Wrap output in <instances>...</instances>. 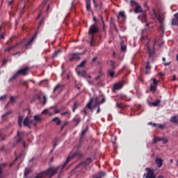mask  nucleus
<instances>
[{
  "mask_svg": "<svg viewBox=\"0 0 178 178\" xmlns=\"http://www.w3.org/2000/svg\"><path fill=\"white\" fill-rule=\"evenodd\" d=\"M172 26H176V24L178 25V19L177 18L173 19L172 21Z\"/></svg>",
  "mask_w": 178,
  "mask_h": 178,
  "instance_id": "b1692460",
  "label": "nucleus"
},
{
  "mask_svg": "<svg viewBox=\"0 0 178 178\" xmlns=\"http://www.w3.org/2000/svg\"><path fill=\"white\" fill-rule=\"evenodd\" d=\"M30 70L29 67L23 68L22 70H19L13 76V77L10 79V81H13L19 76V74H22V76H26L27 74V72Z\"/></svg>",
  "mask_w": 178,
  "mask_h": 178,
  "instance_id": "7ed1b4c3",
  "label": "nucleus"
},
{
  "mask_svg": "<svg viewBox=\"0 0 178 178\" xmlns=\"http://www.w3.org/2000/svg\"><path fill=\"white\" fill-rule=\"evenodd\" d=\"M92 42H94V39L93 38H92V40H91L90 45H92Z\"/></svg>",
  "mask_w": 178,
  "mask_h": 178,
  "instance_id": "4d7b16f0",
  "label": "nucleus"
},
{
  "mask_svg": "<svg viewBox=\"0 0 178 178\" xmlns=\"http://www.w3.org/2000/svg\"><path fill=\"white\" fill-rule=\"evenodd\" d=\"M157 84H158V81H156V79H153V85H151L150 86V91H152V92H155V91H156Z\"/></svg>",
  "mask_w": 178,
  "mask_h": 178,
  "instance_id": "0eeeda50",
  "label": "nucleus"
},
{
  "mask_svg": "<svg viewBox=\"0 0 178 178\" xmlns=\"http://www.w3.org/2000/svg\"><path fill=\"white\" fill-rule=\"evenodd\" d=\"M79 59H80V56L79 55V54H74L72 55L70 60H79Z\"/></svg>",
  "mask_w": 178,
  "mask_h": 178,
  "instance_id": "ddd939ff",
  "label": "nucleus"
},
{
  "mask_svg": "<svg viewBox=\"0 0 178 178\" xmlns=\"http://www.w3.org/2000/svg\"><path fill=\"white\" fill-rule=\"evenodd\" d=\"M52 122H55L56 124H60V120L58 118H55L52 120Z\"/></svg>",
  "mask_w": 178,
  "mask_h": 178,
  "instance_id": "4be33fe9",
  "label": "nucleus"
},
{
  "mask_svg": "<svg viewBox=\"0 0 178 178\" xmlns=\"http://www.w3.org/2000/svg\"><path fill=\"white\" fill-rule=\"evenodd\" d=\"M138 5V3H137V2L134 1H131V6H137Z\"/></svg>",
  "mask_w": 178,
  "mask_h": 178,
  "instance_id": "a878e982",
  "label": "nucleus"
},
{
  "mask_svg": "<svg viewBox=\"0 0 178 178\" xmlns=\"http://www.w3.org/2000/svg\"><path fill=\"white\" fill-rule=\"evenodd\" d=\"M12 48H13V47H9V48L6 49V51H10V49H12Z\"/></svg>",
  "mask_w": 178,
  "mask_h": 178,
  "instance_id": "6e6d98bb",
  "label": "nucleus"
},
{
  "mask_svg": "<svg viewBox=\"0 0 178 178\" xmlns=\"http://www.w3.org/2000/svg\"><path fill=\"white\" fill-rule=\"evenodd\" d=\"M43 98H44L43 104L45 105V104H47V97L44 96Z\"/></svg>",
  "mask_w": 178,
  "mask_h": 178,
  "instance_id": "e433bc0d",
  "label": "nucleus"
},
{
  "mask_svg": "<svg viewBox=\"0 0 178 178\" xmlns=\"http://www.w3.org/2000/svg\"><path fill=\"white\" fill-rule=\"evenodd\" d=\"M111 65L113 67V69H115V61H111Z\"/></svg>",
  "mask_w": 178,
  "mask_h": 178,
  "instance_id": "f704fd0d",
  "label": "nucleus"
},
{
  "mask_svg": "<svg viewBox=\"0 0 178 178\" xmlns=\"http://www.w3.org/2000/svg\"><path fill=\"white\" fill-rule=\"evenodd\" d=\"M170 122L172 123H178V118L177 116H174L171 118Z\"/></svg>",
  "mask_w": 178,
  "mask_h": 178,
  "instance_id": "aec40b11",
  "label": "nucleus"
},
{
  "mask_svg": "<svg viewBox=\"0 0 178 178\" xmlns=\"http://www.w3.org/2000/svg\"><path fill=\"white\" fill-rule=\"evenodd\" d=\"M95 60H97V58L95 57L92 58V62H95Z\"/></svg>",
  "mask_w": 178,
  "mask_h": 178,
  "instance_id": "bf43d9fd",
  "label": "nucleus"
},
{
  "mask_svg": "<svg viewBox=\"0 0 178 178\" xmlns=\"http://www.w3.org/2000/svg\"><path fill=\"white\" fill-rule=\"evenodd\" d=\"M45 3H47V0L42 2V6L45 5Z\"/></svg>",
  "mask_w": 178,
  "mask_h": 178,
  "instance_id": "5fc2aeb1",
  "label": "nucleus"
},
{
  "mask_svg": "<svg viewBox=\"0 0 178 178\" xmlns=\"http://www.w3.org/2000/svg\"><path fill=\"white\" fill-rule=\"evenodd\" d=\"M175 19H178V13H176V14H175Z\"/></svg>",
  "mask_w": 178,
  "mask_h": 178,
  "instance_id": "de8ad7c7",
  "label": "nucleus"
},
{
  "mask_svg": "<svg viewBox=\"0 0 178 178\" xmlns=\"http://www.w3.org/2000/svg\"><path fill=\"white\" fill-rule=\"evenodd\" d=\"M35 38V35H33L31 39L29 41H26V40H22L21 42L18 43L17 44V47H24V48H29V47H30V45H33V42L34 41V39Z\"/></svg>",
  "mask_w": 178,
  "mask_h": 178,
  "instance_id": "f03ea898",
  "label": "nucleus"
},
{
  "mask_svg": "<svg viewBox=\"0 0 178 178\" xmlns=\"http://www.w3.org/2000/svg\"><path fill=\"white\" fill-rule=\"evenodd\" d=\"M86 131H87L86 130L83 131L81 133V136H84V134H86Z\"/></svg>",
  "mask_w": 178,
  "mask_h": 178,
  "instance_id": "c03bdc74",
  "label": "nucleus"
},
{
  "mask_svg": "<svg viewBox=\"0 0 178 178\" xmlns=\"http://www.w3.org/2000/svg\"><path fill=\"white\" fill-rule=\"evenodd\" d=\"M76 73L78 76H81V77H88L91 79V75H87L86 71H80V70H76Z\"/></svg>",
  "mask_w": 178,
  "mask_h": 178,
  "instance_id": "423d86ee",
  "label": "nucleus"
},
{
  "mask_svg": "<svg viewBox=\"0 0 178 178\" xmlns=\"http://www.w3.org/2000/svg\"><path fill=\"white\" fill-rule=\"evenodd\" d=\"M145 48L147 49L150 56H152L154 54H155L154 49H151V48L149 47V44H146Z\"/></svg>",
  "mask_w": 178,
  "mask_h": 178,
  "instance_id": "9b49d317",
  "label": "nucleus"
},
{
  "mask_svg": "<svg viewBox=\"0 0 178 178\" xmlns=\"http://www.w3.org/2000/svg\"><path fill=\"white\" fill-rule=\"evenodd\" d=\"M23 147H24V148H26V147H27V145H26V143H24V142L23 143Z\"/></svg>",
  "mask_w": 178,
  "mask_h": 178,
  "instance_id": "13d9d810",
  "label": "nucleus"
},
{
  "mask_svg": "<svg viewBox=\"0 0 178 178\" xmlns=\"http://www.w3.org/2000/svg\"><path fill=\"white\" fill-rule=\"evenodd\" d=\"M83 165H84V163H80L77 168H83Z\"/></svg>",
  "mask_w": 178,
  "mask_h": 178,
  "instance_id": "37998d69",
  "label": "nucleus"
},
{
  "mask_svg": "<svg viewBox=\"0 0 178 178\" xmlns=\"http://www.w3.org/2000/svg\"><path fill=\"white\" fill-rule=\"evenodd\" d=\"M146 170H147V173L144 175L145 177H146V178H156V176L154 173V170H152L150 168H146Z\"/></svg>",
  "mask_w": 178,
  "mask_h": 178,
  "instance_id": "39448f33",
  "label": "nucleus"
},
{
  "mask_svg": "<svg viewBox=\"0 0 178 178\" xmlns=\"http://www.w3.org/2000/svg\"><path fill=\"white\" fill-rule=\"evenodd\" d=\"M157 141H158L157 139H156V140H155V138L153 139V143H154V144L156 143Z\"/></svg>",
  "mask_w": 178,
  "mask_h": 178,
  "instance_id": "49530a36",
  "label": "nucleus"
},
{
  "mask_svg": "<svg viewBox=\"0 0 178 178\" xmlns=\"http://www.w3.org/2000/svg\"><path fill=\"white\" fill-rule=\"evenodd\" d=\"M86 163H91V159H88V160H86Z\"/></svg>",
  "mask_w": 178,
  "mask_h": 178,
  "instance_id": "ea45409f",
  "label": "nucleus"
},
{
  "mask_svg": "<svg viewBox=\"0 0 178 178\" xmlns=\"http://www.w3.org/2000/svg\"><path fill=\"white\" fill-rule=\"evenodd\" d=\"M34 120H35V122H41L44 120V119L41 118V115H36L34 116Z\"/></svg>",
  "mask_w": 178,
  "mask_h": 178,
  "instance_id": "a211bd4d",
  "label": "nucleus"
},
{
  "mask_svg": "<svg viewBox=\"0 0 178 178\" xmlns=\"http://www.w3.org/2000/svg\"><path fill=\"white\" fill-rule=\"evenodd\" d=\"M91 104H92V99H90V102L86 106L88 109H91Z\"/></svg>",
  "mask_w": 178,
  "mask_h": 178,
  "instance_id": "bb28decb",
  "label": "nucleus"
},
{
  "mask_svg": "<svg viewBox=\"0 0 178 178\" xmlns=\"http://www.w3.org/2000/svg\"><path fill=\"white\" fill-rule=\"evenodd\" d=\"M0 178H2V168H0Z\"/></svg>",
  "mask_w": 178,
  "mask_h": 178,
  "instance_id": "79ce46f5",
  "label": "nucleus"
},
{
  "mask_svg": "<svg viewBox=\"0 0 178 178\" xmlns=\"http://www.w3.org/2000/svg\"><path fill=\"white\" fill-rule=\"evenodd\" d=\"M86 8L88 10H90L91 9V4L90 3L86 4Z\"/></svg>",
  "mask_w": 178,
  "mask_h": 178,
  "instance_id": "2f4dec72",
  "label": "nucleus"
},
{
  "mask_svg": "<svg viewBox=\"0 0 178 178\" xmlns=\"http://www.w3.org/2000/svg\"><path fill=\"white\" fill-rule=\"evenodd\" d=\"M15 99H16V97H10V102H15Z\"/></svg>",
  "mask_w": 178,
  "mask_h": 178,
  "instance_id": "c9c22d12",
  "label": "nucleus"
},
{
  "mask_svg": "<svg viewBox=\"0 0 178 178\" xmlns=\"http://www.w3.org/2000/svg\"><path fill=\"white\" fill-rule=\"evenodd\" d=\"M65 115H67V118H70V112L65 111L64 113H61V116H63Z\"/></svg>",
  "mask_w": 178,
  "mask_h": 178,
  "instance_id": "393cba45",
  "label": "nucleus"
},
{
  "mask_svg": "<svg viewBox=\"0 0 178 178\" xmlns=\"http://www.w3.org/2000/svg\"><path fill=\"white\" fill-rule=\"evenodd\" d=\"M93 3H94L95 8H97V2H95V0H93Z\"/></svg>",
  "mask_w": 178,
  "mask_h": 178,
  "instance_id": "8fccbe9b",
  "label": "nucleus"
},
{
  "mask_svg": "<svg viewBox=\"0 0 178 178\" xmlns=\"http://www.w3.org/2000/svg\"><path fill=\"white\" fill-rule=\"evenodd\" d=\"M5 63H6V60H4L3 61V65H5Z\"/></svg>",
  "mask_w": 178,
  "mask_h": 178,
  "instance_id": "69168bd1",
  "label": "nucleus"
},
{
  "mask_svg": "<svg viewBox=\"0 0 178 178\" xmlns=\"http://www.w3.org/2000/svg\"><path fill=\"white\" fill-rule=\"evenodd\" d=\"M163 65L165 66H169V65H170V62H168V63H163Z\"/></svg>",
  "mask_w": 178,
  "mask_h": 178,
  "instance_id": "a19ab883",
  "label": "nucleus"
},
{
  "mask_svg": "<svg viewBox=\"0 0 178 178\" xmlns=\"http://www.w3.org/2000/svg\"><path fill=\"white\" fill-rule=\"evenodd\" d=\"M41 13L38 15V17H37V19H40V17H41Z\"/></svg>",
  "mask_w": 178,
  "mask_h": 178,
  "instance_id": "603ef678",
  "label": "nucleus"
},
{
  "mask_svg": "<svg viewBox=\"0 0 178 178\" xmlns=\"http://www.w3.org/2000/svg\"><path fill=\"white\" fill-rule=\"evenodd\" d=\"M5 99H6V95H3L0 97V101H3Z\"/></svg>",
  "mask_w": 178,
  "mask_h": 178,
  "instance_id": "473e14b6",
  "label": "nucleus"
},
{
  "mask_svg": "<svg viewBox=\"0 0 178 178\" xmlns=\"http://www.w3.org/2000/svg\"><path fill=\"white\" fill-rule=\"evenodd\" d=\"M170 163H173V159L170 160Z\"/></svg>",
  "mask_w": 178,
  "mask_h": 178,
  "instance_id": "0e129e2a",
  "label": "nucleus"
},
{
  "mask_svg": "<svg viewBox=\"0 0 178 178\" xmlns=\"http://www.w3.org/2000/svg\"><path fill=\"white\" fill-rule=\"evenodd\" d=\"M127 49V47L126 46V44H124V42L122 41L121 42V49H122V51H126Z\"/></svg>",
  "mask_w": 178,
  "mask_h": 178,
  "instance_id": "6ab92c4d",
  "label": "nucleus"
},
{
  "mask_svg": "<svg viewBox=\"0 0 178 178\" xmlns=\"http://www.w3.org/2000/svg\"><path fill=\"white\" fill-rule=\"evenodd\" d=\"M155 162L158 168H162V165H163V160L161 158L157 157L155 159Z\"/></svg>",
  "mask_w": 178,
  "mask_h": 178,
  "instance_id": "1a4fd4ad",
  "label": "nucleus"
},
{
  "mask_svg": "<svg viewBox=\"0 0 178 178\" xmlns=\"http://www.w3.org/2000/svg\"><path fill=\"white\" fill-rule=\"evenodd\" d=\"M76 122H77V123H79V122H80V118L76 119Z\"/></svg>",
  "mask_w": 178,
  "mask_h": 178,
  "instance_id": "680f3d73",
  "label": "nucleus"
},
{
  "mask_svg": "<svg viewBox=\"0 0 178 178\" xmlns=\"http://www.w3.org/2000/svg\"><path fill=\"white\" fill-rule=\"evenodd\" d=\"M96 33H98V28L93 24L90 27L89 34H95Z\"/></svg>",
  "mask_w": 178,
  "mask_h": 178,
  "instance_id": "6e6552de",
  "label": "nucleus"
},
{
  "mask_svg": "<svg viewBox=\"0 0 178 178\" xmlns=\"http://www.w3.org/2000/svg\"><path fill=\"white\" fill-rule=\"evenodd\" d=\"M88 83L89 84H93V83H94V81H88Z\"/></svg>",
  "mask_w": 178,
  "mask_h": 178,
  "instance_id": "09e8293b",
  "label": "nucleus"
},
{
  "mask_svg": "<svg viewBox=\"0 0 178 178\" xmlns=\"http://www.w3.org/2000/svg\"><path fill=\"white\" fill-rule=\"evenodd\" d=\"M123 87V82H119L114 85L113 89L114 90H120Z\"/></svg>",
  "mask_w": 178,
  "mask_h": 178,
  "instance_id": "9d476101",
  "label": "nucleus"
},
{
  "mask_svg": "<svg viewBox=\"0 0 178 178\" xmlns=\"http://www.w3.org/2000/svg\"><path fill=\"white\" fill-rule=\"evenodd\" d=\"M99 112H101V109L99 108V107L98 108L97 111V113H99Z\"/></svg>",
  "mask_w": 178,
  "mask_h": 178,
  "instance_id": "3c124183",
  "label": "nucleus"
},
{
  "mask_svg": "<svg viewBox=\"0 0 178 178\" xmlns=\"http://www.w3.org/2000/svg\"><path fill=\"white\" fill-rule=\"evenodd\" d=\"M30 168H26L25 172H24V176H27L29 175V172H30Z\"/></svg>",
  "mask_w": 178,
  "mask_h": 178,
  "instance_id": "c756f323",
  "label": "nucleus"
},
{
  "mask_svg": "<svg viewBox=\"0 0 178 178\" xmlns=\"http://www.w3.org/2000/svg\"><path fill=\"white\" fill-rule=\"evenodd\" d=\"M158 178H163V175H160L158 177Z\"/></svg>",
  "mask_w": 178,
  "mask_h": 178,
  "instance_id": "e2e57ef3",
  "label": "nucleus"
},
{
  "mask_svg": "<svg viewBox=\"0 0 178 178\" xmlns=\"http://www.w3.org/2000/svg\"><path fill=\"white\" fill-rule=\"evenodd\" d=\"M162 141L163 144H167V143L168 142V138H162Z\"/></svg>",
  "mask_w": 178,
  "mask_h": 178,
  "instance_id": "7c9ffc66",
  "label": "nucleus"
},
{
  "mask_svg": "<svg viewBox=\"0 0 178 178\" xmlns=\"http://www.w3.org/2000/svg\"><path fill=\"white\" fill-rule=\"evenodd\" d=\"M104 176H105V172H101L99 175H95L94 176V178H102L104 177Z\"/></svg>",
  "mask_w": 178,
  "mask_h": 178,
  "instance_id": "412c9836",
  "label": "nucleus"
},
{
  "mask_svg": "<svg viewBox=\"0 0 178 178\" xmlns=\"http://www.w3.org/2000/svg\"><path fill=\"white\" fill-rule=\"evenodd\" d=\"M24 123V126H25L26 127H30L31 125L33 126H35V123H34V121H31L30 120V119H29V118H26L24 119V117L20 115L18 118V124L19 126V127H22V126L23 125Z\"/></svg>",
  "mask_w": 178,
  "mask_h": 178,
  "instance_id": "f257e3e1",
  "label": "nucleus"
},
{
  "mask_svg": "<svg viewBox=\"0 0 178 178\" xmlns=\"http://www.w3.org/2000/svg\"><path fill=\"white\" fill-rule=\"evenodd\" d=\"M118 17H126V14H124V11H120L119 13V15H118Z\"/></svg>",
  "mask_w": 178,
  "mask_h": 178,
  "instance_id": "5701e85b",
  "label": "nucleus"
},
{
  "mask_svg": "<svg viewBox=\"0 0 178 178\" xmlns=\"http://www.w3.org/2000/svg\"><path fill=\"white\" fill-rule=\"evenodd\" d=\"M63 88V86L62 85H60V84L57 85L54 90V92H58V93L60 92V91H62Z\"/></svg>",
  "mask_w": 178,
  "mask_h": 178,
  "instance_id": "f8f14e48",
  "label": "nucleus"
},
{
  "mask_svg": "<svg viewBox=\"0 0 178 178\" xmlns=\"http://www.w3.org/2000/svg\"><path fill=\"white\" fill-rule=\"evenodd\" d=\"M160 104H161V100H156V102H149V106H151L152 105L153 106H159Z\"/></svg>",
  "mask_w": 178,
  "mask_h": 178,
  "instance_id": "2eb2a0df",
  "label": "nucleus"
},
{
  "mask_svg": "<svg viewBox=\"0 0 178 178\" xmlns=\"http://www.w3.org/2000/svg\"><path fill=\"white\" fill-rule=\"evenodd\" d=\"M86 63H87L86 60H83L81 63V64H79L77 67H76V70H79L80 67H85L86 66Z\"/></svg>",
  "mask_w": 178,
  "mask_h": 178,
  "instance_id": "dca6fc26",
  "label": "nucleus"
},
{
  "mask_svg": "<svg viewBox=\"0 0 178 178\" xmlns=\"http://www.w3.org/2000/svg\"><path fill=\"white\" fill-rule=\"evenodd\" d=\"M0 38H3V35H1L0 36Z\"/></svg>",
  "mask_w": 178,
  "mask_h": 178,
  "instance_id": "338daca9",
  "label": "nucleus"
},
{
  "mask_svg": "<svg viewBox=\"0 0 178 178\" xmlns=\"http://www.w3.org/2000/svg\"><path fill=\"white\" fill-rule=\"evenodd\" d=\"M49 113L48 109H44L43 111H42V115H48Z\"/></svg>",
  "mask_w": 178,
  "mask_h": 178,
  "instance_id": "c85d7f7f",
  "label": "nucleus"
},
{
  "mask_svg": "<svg viewBox=\"0 0 178 178\" xmlns=\"http://www.w3.org/2000/svg\"><path fill=\"white\" fill-rule=\"evenodd\" d=\"M146 69H147V70L151 69V66H149V64H147V65Z\"/></svg>",
  "mask_w": 178,
  "mask_h": 178,
  "instance_id": "a18cd8bd",
  "label": "nucleus"
},
{
  "mask_svg": "<svg viewBox=\"0 0 178 178\" xmlns=\"http://www.w3.org/2000/svg\"><path fill=\"white\" fill-rule=\"evenodd\" d=\"M60 52V50L55 51V53L53 54V56H58V54H59Z\"/></svg>",
  "mask_w": 178,
  "mask_h": 178,
  "instance_id": "72a5a7b5",
  "label": "nucleus"
},
{
  "mask_svg": "<svg viewBox=\"0 0 178 178\" xmlns=\"http://www.w3.org/2000/svg\"><path fill=\"white\" fill-rule=\"evenodd\" d=\"M177 166H178V159L177 160Z\"/></svg>",
  "mask_w": 178,
  "mask_h": 178,
  "instance_id": "774afa93",
  "label": "nucleus"
},
{
  "mask_svg": "<svg viewBox=\"0 0 178 178\" xmlns=\"http://www.w3.org/2000/svg\"><path fill=\"white\" fill-rule=\"evenodd\" d=\"M108 74L112 78L118 77V75L116 74V73L115 72H113V70H108Z\"/></svg>",
  "mask_w": 178,
  "mask_h": 178,
  "instance_id": "f3484780",
  "label": "nucleus"
},
{
  "mask_svg": "<svg viewBox=\"0 0 178 178\" xmlns=\"http://www.w3.org/2000/svg\"><path fill=\"white\" fill-rule=\"evenodd\" d=\"M154 140H157V141H162V138L155 137Z\"/></svg>",
  "mask_w": 178,
  "mask_h": 178,
  "instance_id": "4c0bfd02",
  "label": "nucleus"
},
{
  "mask_svg": "<svg viewBox=\"0 0 178 178\" xmlns=\"http://www.w3.org/2000/svg\"><path fill=\"white\" fill-rule=\"evenodd\" d=\"M152 18L153 19H157V20L159 22V23H161V24H163V22H165V16L163 15H159V16H158L156 15V13H155V10L153 9L152 10Z\"/></svg>",
  "mask_w": 178,
  "mask_h": 178,
  "instance_id": "20e7f679",
  "label": "nucleus"
},
{
  "mask_svg": "<svg viewBox=\"0 0 178 178\" xmlns=\"http://www.w3.org/2000/svg\"><path fill=\"white\" fill-rule=\"evenodd\" d=\"M77 109V102H75L73 107H72V111L74 112Z\"/></svg>",
  "mask_w": 178,
  "mask_h": 178,
  "instance_id": "cd10ccee",
  "label": "nucleus"
},
{
  "mask_svg": "<svg viewBox=\"0 0 178 178\" xmlns=\"http://www.w3.org/2000/svg\"><path fill=\"white\" fill-rule=\"evenodd\" d=\"M159 127H160V129H163V125L160 124V125H159Z\"/></svg>",
  "mask_w": 178,
  "mask_h": 178,
  "instance_id": "864d4df0",
  "label": "nucleus"
},
{
  "mask_svg": "<svg viewBox=\"0 0 178 178\" xmlns=\"http://www.w3.org/2000/svg\"><path fill=\"white\" fill-rule=\"evenodd\" d=\"M88 3H90V0L86 1V5H88Z\"/></svg>",
  "mask_w": 178,
  "mask_h": 178,
  "instance_id": "052dcab7",
  "label": "nucleus"
},
{
  "mask_svg": "<svg viewBox=\"0 0 178 178\" xmlns=\"http://www.w3.org/2000/svg\"><path fill=\"white\" fill-rule=\"evenodd\" d=\"M54 113H60V110L55 109Z\"/></svg>",
  "mask_w": 178,
  "mask_h": 178,
  "instance_id": "58836bf2",
  "label": "nucleus"
},
{
  "mask_svg": "<svg viewBox=\"0 0 178 178\" xmlns=\"http://www.w3.org/2000/svg\"><path fill=\"white\" fill-rule=\"evenodd\" d=\"M135 13H143V8H141V6L137 5L135 8Z\"/></svg>",
  "mask_w": 178,
  "mask_h": 178,
  "instance_id": "4468645a",
  "label": "nucleus"
}]
</instances>
